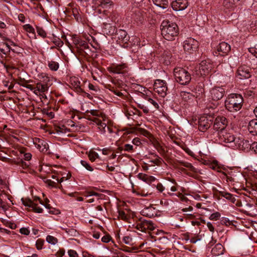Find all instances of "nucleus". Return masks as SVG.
Segmentation results:
<instances>
[{"instance_id":"obj_1","label":"nucleus","mask_w":257,"mask_h":257,"mask_svg":"<svg viewBox=\"0 0 257 257\" xmlns=\"http://www.w3.org/2000/svg\"><path fill=\"white\" fill-rule=\"evenodd\" d=\"M17 74V84H20L25 87L30 89L36 95H40L43 98L47 99L45 94L49 89L50 85V78L46 74H42L41 80L37 81L34 84H29V82L26 81L25 78H22L21 76H18Z\"/></svg>"},{"instance_id":"obj_2","label":"nucleus","mask_w":257,"mask_h":257,"mask_svg":"<svg viewBox=\"0 0 257 257\" xmlns=\"http://www.w3.org/2000/svg\"><path fill=\"white\" fill-rule=\"evenodd\" d=\"M161 34L167 40L171 41L175 39L179 34V28L175 23L164 20L161 24Z\"/></svg>"},{"instance_id":"obj_3","label":"nucleus","mask_w":257,"mask_h":257,"mask_svg":"<svg viewBox=\"0 0 257 257\" xmlns=\"http://www.w3.org/2000/svg\"><path fill=\"white\" fill-rule=\"evenodd\" d=\"M243 99L241 95L237 93L229 94L225 101L226 109L231 112L239 110L243 105Z\"/></svg>"},{"instance_id":"obj_4","label":"nucleus","mask_w":257,"mask_h":257,"mask_svg":"<svg viewBox=\"0 0 257 257\" xmlns=\"http://www.w3.org/2000/svg\"><path fill=\"white\" fill-rule=\"evenodd\" d=\"M32 156V154L26 148L22 147L17 143V166L24 169L28 168L29 163L26 161H30Z\"/></svg>"},{"instance_id":"obj_5","label":"nucleus","mask_w":257,"mask_h":257,"mask_svg":"<svg viewBox=\"0 0 257 257\" xmlns=\"http://www.w3.org/2000/svg\"><path fill=\"white\" fill-rule=\"evenodd\" d=\"M218 137L220 143H234L235 146L240 147L241 141L239 139H236L235 136L226 130L219 131Z\"/></svg>"},{"instance_id":"obj_6","label":"nucleus","mask_w":257,"mask_h":257,"mask_svg":"<svg viewBox=\"0 0 257 257\" xmlns=\"http://www.w3.org/2000/svg\"><path fill=\"white\" fill-rule=\"evenodd\" d=\"M174 75L176 81L181 85L188 84L191 79V74L187 70L182 68H175Z\"/></svg>"},{"instance_id":"obj_7","label":"nucleus","mask_w":257,"mask_h":257,"mask_svg":"<svg viewBox=\"0 0 257 257\" xmlns=\"http://www.w3.org/2000/svg\"><path fill=\"white\" fill-rule=\"evenodd\" d=\"M213 68V65L209 60L202 61L193 70V73L197 76L208 75Z\"/></svg>"},{"instance_id":"obj_8","label":"nucleus","mask_w":257,"mask_h":257,"mask_svg":"<svg viewBox=\"0 0 257 257\" xmlns=\"http://www.w3.org/2000/svg\"><path fill=\"white\" fill-rule=\"evenodd\" d=\"M214 117L211 115L201 116L198 120V129L204 132L208 129L213 122Z\"/></svg>"},{"instance_id":"obj_9","label":"nucleus","mask_w":257,"mask_h":257,"mask_svg":"<svg viewBox=\"0 0 257 257\" xmlns=\"http://www.w3.org/2000/svg\"><path fill=\"white\" fill-rule=\"evenodd\" d=\"M133 226L135 228L142 232L152 231L155 228L153 222L151 220H140L139 222L134 224Z\"/></svg>"},{"instance_id":"obj_10","label":"nucleus","mask_w":257,"mask_h":257,"mask_svg":"<svg viewBox=\"0 0 257 257\" xmlns=\"http://www.w3.org/2000/svg\"><path fill=\"white\" fill-rule=\"evenodd\" d=\"M108 71L110 73L115 74H121L124 76L128 75L129 68L126 63L119 64H113L107 68Z\"/></svg>"},{"instance_id":"obj_11","label":"nucleus","mask_w":257,"mask_h":257,"mask_svg":"<svg viewBox=\"0 0 257 257\" xmlns=\"http://www.w3.org/2000/svg\"><path fill=\"white\" fill-rule=\"evenodd\" d=\"M154 90L160 96L164 97L168 90L166 82L162 80H156L154 84Z\"/></svg>"},{"instance_id":"obj_12","label":"nucleus","mask_w":257,"mask_h":257,"mask_svg":"<svg viewBox=\"0 0 257 257\" xmlns=\"http://www.w3.org/2000/svg\"><path fill=\"white\" fill-rule=\"evenodd\" d=\"M117 36V42L122 47L126 48L128 46L127 42L130 40V36H128L126 32L123 30H118L116 31Z\"/></svg>"},{"instance_id":"obj_13","label":"nucleus","mask_w":257,"mask_h":257,"mask_svg":"<svg viewBox=\"0 0 257 257\" xmlns=\"http://www.w3.org/2000/svg\"><path fill=\"white\" fill-rule=\"evenodd\" d=\"M198 42L192 38H188L183 42V48L185 51L191 53L198 47Z\"/></svg>"},{"instance_id":"obj_14","label":"nucleus","mask_w":257,"mask_h":257,"mask_svg":"<svg viewBox=\"0 0 257 257\" xmlns=\"http://www.w3.org/2000/svg\"><path fill=\"white\" fill-rule=\"evenodd\" d=\"M211 98L214 101L221 99L225 94V89L222 87H215L210 91Z\"/></svg>"},{"instance_id":"obj_15","label":"nucleus","mask_w":257,"mask_h":257,"mask_svg":"<svg viewBox=\"0 0 257 257\" xmlns=\"http://www.w3.org/2000/svg\"><path fill=\"white\" fill-rule=\"evenodd\" d=\"M214 121L213 129L216 131L225 130V128L227 124V120L223 116L217 117Z\"/></svg>"},{"instance_id":"obj_16","label":"nucleus","mask_w":257,"mask_h":257,"mask_svg":"<svg viewBox=\"0 0 257 257\" xmlns=\"http://www.w3.org/2000/svg\"><path fill=\"white\" fill-rule=\"evenodd\" d=\"M188 0H175L171 3L172 9L176 11H183L188 7Z\"/></svg>"},{"instance_id":"obj_17","label":"nucleus","mask_w":257,"mask_h":257,"mask_svg":"<svg viewBox=\"0 0 257 257\" xmlns=\"http://www.w3.org/2000/svg\"><path fill=\"white\" fill-rule=\"evenodd\" d=\"M237 76L240 79L250 78L251 74L249 68L246 66H240L237 71Z\"/></svg>"},{"instance_id":"obj_18","label":"nucleus","mask_w":257,"mask_h":257,"mask_svg":"<svg viewBox=\"0 0 257 257\" xmlns=\"http://www.w3.org/2000/svg\"><path fill=\"white\" fill-rule=\"evenodd\" d=\"M22 201L23 204L26 206H29L32 208V209L34 211V212L37 213H42L43 211V209L41 207L38 206L37 204L34 203L30 199L28 200H24L23 198H22Z\"/></svg>"},{"instance_id":"obj_19","label":"nucleus","mask_w":257,"mask_h":257,"mask_svg":"<svg viewBox=\"0 0 257 257\" xmlns=\"http://www.w3.org/2000/svg\"><path fill=\"white\" fill-rule=\"evenodd\" d=\"M230 46L224 42L220 43L217 46V50L219 52V54L221 55L227 54L230 51Z\"/></svg>"},{"instance_id":"obj_20","label":"nucleus","mask_w":257,"mask_h":257,"mask_svg":"<svg viewBox=\"0 0 257 257\" xmlns=\"http://www.w3.org/2000/svg\"><path fill=\"white\" fill-rule=\"evenodd\" d=\"M89 119L93 120L96 124H97L101 134H104L107 132L106 129V124L104 122H102L101 120L96 117L93 119L89 118Z\"/></svg>"},{"instance_id":"obj_21","label":"nucleus","mask_w":257,"mask_h":257,"mask_svg":"<svg viewBox=\"0 0 257 257\" xmlns=\"http://www.w3.org/2000/svg\"><path fill=\"white\" fill-rule=\"evenodd\" d=\"M71 84L73 89L78 93H81L83 92L82 89L80 86V82L76 77L71 78L70 79Z\"/></svg>"},{"instance_id":"obj_22","label":"nucleus","mask_w":257,"mask_h":257,"mask_svg":"<svg viewBox=\"0 0 257 257\" xmlns=\"http://www.w3.org/2000/svg\"><path fill=\"white\" fill-rule=\"evenodd\" d=\"M35 144L37 145V148L39 149L41 152H46L49 149L48 144L44 140L40 139H36Z\"/></svg>"},{"instance_id":"obj_23","label":"nucleus","mask_w":257,"mask_h":257,"mask_svg":"<svg viewBox=\"0 0 257 257\" xmlns=\"http://www.w3.org/2000/svg\"><path fill=\"white\" fill-rule=\"evenodd\" d=\"M248 130L253 135H257V119H252L249 121Z\"/></svg>"},{"instance_id":"obj_24","label":"nucleus","mask_w":257,"mask_h":257,"mask_svg":"<svg viewBox=\"0 0 257 257\" xmlns=\"http://www.w3.org/2000/svg\"><path fill=\"white\" fill-rule=\"evenodd\" d=\"M113 2L111 0H100L98 7L100 8L104 9V12H105L107 9H110L113 6Z\"/></svg>"},{"instance_id":"obj_25","label":"nucleus","mask_w":257,"mask_h":257,"mask_svg":"<svg viewBox=\"0 0 257 257\" xmlns=\"http://www.w3.org/2000/svg\"><path fill=\"white\" fill-rule=\"evenodd\" d=\"M224 248L223 246L220 244H216L211 250L212 254L215 256L219 255L223 253Z\"/></svg>"},{"instance_id":"obj_26","label":"nucleus","mask_w":257,"mask_h":257,"mask_svg":"<svg viewBox=\"0 0 257 257\" xmlns=\"http://www.w3.org/2000/svg\"><path fill=\"white\" fill-rule=\"evenodd\" d=\"M240 0H224L223 5L226 9H233Z\"/></svg>"},{"instance_id":"obj_27","label":"nucleus","mask_w":257,"mask_h":257,"mask_svg":"<svg viewBox=\"0 0 257 257\" xmlns=\"http://www.w3.org/2000/svg\"><path fill=\"white\" fill-rule=\"evenodd\" d=\"M138 176L140 179L149 184L154 182L156 179L154 177L145 174L140 173Z\"/></svg>"},{"instance_id":"obj_28","label":"nucleus","mask_w":257,"mask_h":257,"mask_svg":"<svg viewBox=\"0 0 257 257\" xmlns=\"http://www.w3.org/2000/svg\"><path fill=\"white\" fill-rule=\"evenodd\" d=\"M12 50L14 52V50L12 49L8 43H3L0 44V52L4 54H7Z\"/></svg>"},{"instance_id":"obj_29","label":"nucleus","mask_w":257,"mask_h":257,"mask_svg":"<svg viewBox=\"0 0 257 257\" xmlns=\"http://www.w3.org/2000/svg\"><path fill=\"white\" fill-rule=\"evenodd\" d=\"M104 32L106 33L107 35H111L114 33H116V29L114 26H111L110 24H104L103 27Z\"/></svg>"},{"instance_id":"obj_30","label":"nucleus","mask_w":257,"mask_h":257,"mask_svg":"<svg viewBox=\"0 0 257 257\" xmlns=\"http://www.w3.org/2000/svg\"><path fill=\"white\" fill-rule=\"evenodd\" d=\"M178 220H179L181 222L183 221V217L179 215H176L173 218L171 219V225L172 226H175L177 228H179L181 227V225L178 223Z\"/></svg>"},{"instance_id":"obj_31","label":"nucleus","mask_w":257,"mask_h":257,"mask_svg":"<svg viewBox=\"0 0 257 257\" xmlns=\"http://www.w3.org/2000/svg\"><path fill=\"white\" fill-rule=\"evenodd\" d=\"M155 5L163 9H166L168 6V0H152Z\"/></svg>"},{"instance_id":"obj_32","label":"nucleus","mask_w":257,"mask_h":257,"mask_svg":"<svg viewBox=\"0 0 257 257\" xmlns=\"http://www.w3.org/2000/svg\"><path fill=\"white\" fill-rule=\"evenodd\" d=\"M219 194L221 196L225 198L226 199L230 201L231 203H234L236 201V199L232 196L231 194L225 191H220Z\"/></svg>"},{"instance_id":"obj_33","label":"nucleus","mask_w":257,"mask_h":257,"mask_svg":"<svg viewBox=\"0 0 257 257\" xmlns=\"http://www.w3.org/2000/svg\"><path fill=\"white\" fill-rule=\"evenodd\" d=\"M154 209L152 207L146 208L142 211L143 214L149 217H153L154 216L155 213L152 212V211H154Z\"/></svg>"},{"instance_id":"obj_34","label":"nucleus","mask_w":257,"mask_h":257,"mask_svg":"<svg viewBox=\"0 0 257 257\" xmlns=\"http://www.w3.org/2000/svg\"><path fill=\"white\" fill-rule=\"evenodd\" d=\"M84 195L86 197H90L92 196H95L98 198V199H102L103 194L96 193L95 192L90 191H87L84 193Z\"/></svg>"},{"instance_id":"obj_35","label":"nucleus","mask_w":257,"mask_h":257,"mask_svg":"<svg viewBox=\"0 0 257 257\" xmlns=\"http://www.w3.org/2000/svg\"><path fill=\"white\" fill-rule=\"evenodd\" d=\"M228 62L231 67L236 66L238 63V58L235 56H230L228 59Z\"/></svg>"},{"instance_id":"obj_36","label":"nucleus","mask_w":257,"mask_h":257,"mask_svg":"<svg viewBox=\"0 0 257 257\" xmlns=\"http://www.w3.org/2000/svg\"><path fill=\"white\" fill-rule=\"evenodd\" d=\"M178 163L182 166L188 168V169L193 172H196V169L189 163L184 161H178Z\"/></svg>"},{"instance_id":"obj_37","label":"nucleus","mask_w":257,"mask_h":257,"mask_svg":"<svg viewBox=\"0 0 257 257\" xmlns=\"http://www.w3.org/2000/svg\"><path fill=\"white\" fill-rule=\"evenodd\" d=\"M150 140L154 147L156 148L158 151L162 149V146H161L159 142L153 136H152V137H151Z\"/></svg>"},{"instance_id":"obj_38","label":"nucleus","mask_w":257,"mask_h":257,"mask_svg":"<svg viewBox=\"0 0 257 257\" xmlns=\"http://www.w3.org/2000/svg\"><path fill=\"white\" fill-rule=\"evenodd\" d=\"M48 67L51 70L56 71L59 68V64L56 62L51 61L49 62Z\"/></svg>"},{"instance_id":"obj_39","label":"nucleus","mask_w":257,"mask_h":257,"mask_svg":"<svg viewBox=\"0 0 257 257\" xmlns=\"http://www.w3.org/2000/svg\"><path fill=\"white\" fill-rule=\"evenodd\" d=\"M65 231L69 235L72 237L77 236V235L78 234V233L77 231V230L74 228H70L66 229Z\"/></svg>"},{"instance_id":"obj_40","label":"nucleus","mask_w":257,"mask_h":257,"mask_svg":"<svg viewBox=\"0 0 257 257\" xmlns=\"http://www.w3.org/2000/svg\"><path fill=\"white\" fill-rule=\"evenodd\" d=\"M46 240L48 243L52 244H55L58 242V239L56 237L51 235H48L46 237Z\"/></svg>"},{"instance_id":"obj_41","label":"nucleus","mask_w":257,"mask_h":257,"mask_svg":"<svg viewBox=\"0 0 257 257\" xmlns=\"http://www.w3.org/2000/svg\"><path fill=\"white\" fill-rule=\"evenodd\" d=\"M109 90L117 96L121 97L123 95L122 93L118 90L117 88H115L114 86H111V85H109Z\"/></svg>"},{"instance_id":"obj_42","label":"nucleus","mask_w":257,"mask_h":257,"mask_svg":"<svg viewBox=\"0 0 257 257\" xmlns=\"http://www.w3.org/2000/svg\"><path fill=\"white\" fill-rule=\"evenodd\" d=\"M146 99L149 103L151 104L155 108H159V105L156 100L153 99L151 98L146 97Z\"/></svg>"},{"instance_id":"obj_43","label":"nucleus","mask_w":257,"mask_h":257,"mask_svg":"<svg viewBox=\"0 0 257 257\" xmlns=\"http://www.w3.org/2000/svg\"><path fill=\"white\" fill-rule=\"evenodd\" d=\"M118 217L123 220H126L128 218V216L125 212L122 210H119L118 211Z\"/></svg>"},{"instance_id":"obj_44","label":"nucleus","mask_w":257,"mask_h":257,"mask_svg":"<svg viewBox=\"0 0 257 257\" xmlns=\"http://www.w3.org/2000/svg\"><path fill=\"white\" fill-rule=\"evenodd\" d=\"M23 27L26 31L29 33H32L34 34L35 32L34 29L29 24L23 25Z\"/></svg>"},{"instance_id":"obj_45","label":"nucleus","mask_w":257,"mask_h":257,"mask_svg":"<svg viewBox=\"0 0 257 257\" xmlns=\"http://www.w3.org/2000/svg\"><path fill=\"white\" fill-rule=\"evenodd\" d=\"M72 13L73 15L74 16L75 19L78 21L80 19V15L78 12V11L77 8H73Z\"/></svg>"},{"instance_id":"obj_46","label":"nucleus","mask_w":257,"mask_h":257,"mask_svg":"<svg viewBox=\"0 0 257 257\" xmlns=\"http://www.w3.org/2000/svg\"><path fill=\"white\" fill-rule=\"evenodd\" d=\"M80 163H81V164L83 167H84L86 168V169H87L88 171H93V169H92V167H91L90 165L86 161L81 160Z\"/></svg>"},{"instance_id":"obj_47","label":"nucleus","mask_w":257,"mask_h":257,"mask_svg":"<svg viewBox=\"0 0 257 257\" xmlns=\"http://www.w3.org/2000/svg\"><path fill=\"white\" fill-rule=\"evenodd\" d=\"M88 113H90L92 115L96 116H102V113L101 112L97 110L92 109L90 111H88Z\"/></svg>"},{"instance_id":"obj_48","label":"nucleus","mask_w":257,"mask_h":257,"mask_svg":"<svg viewBox=\"0 0 257 257\" xmlns=\"http://www.w3.org/2000/svg\"><path fill=\"white\" fill-rule=\"evenodd\" d=\"M37 32L38 35L41 36L42 37L45 38L46 37V33L42 28L37 27Z\"/></svg>"},{"instance_id":"obj_49","label":"nucleus","mask_w":257,"mask_h":257,"mask_svg":"<svg viewBox=\"0 0 257 257\" xmlns=\"http://www.w3.org/2000/svg\"><path fill=\"white\" fill-rule=\"evenodd\" d=\"M118 149L120 150H124L125 151L130 152L133 150V146L130 144H125L123 148L119 147Z\"/></svg>"},{"instance_id":"obj_50","label":"nucleus","mask_w":257,"mask_h":257,"mask_svg":"<svg viewBox=\"0 0 257 257\" xmlns=\"http://www.w3.org/2000/svg\"><path fill=\"white\" fill-rule=\"evenodd\" d=\"M140 130L141 133L144 136L149 138L150 139L153 136L148 131L143 128H140Z\"/></svg>"},{"instance_id":"obj_51","label":"nucleus","mask_w":257,"mask_h":257,"mask_svg":"<svg viewBox=\"0 0 257 257\" xmlns=\"http://www.w3.org/2000/svg\"><path fill=\"white\" fill-rule=\"evenodd\" d=\"M44 241L41 239H38L36 243V246L38 249L40 250L42 248Z\"/></svg>"},{"instance_id":"obj_52","label":"nucleus","mask_w":257,"mask_h":257,"mask_svg":"<svg viewBox=\"0 0 257 257\" xmlns=\"http://www.w3.org/2000/svg\"><path fill=\"white\" fill-rule=\"evenodd\" d=\"M112 83L113 84L112 86H114L115 88H117L122 87V82H119L118 80H113L112 81Z\"/></svg>"},{"instance_id":"obj_53","label":"nucleus","mask_w":257,"mask_h":257,"mask_svg":"<svg viewBox=\"0 0 257 257\" xmlns=\"http://www.w3.org/2000/svg\"><path fill=\"white\" fill-rule=\"evenodd\" d=\"M97 156V154L95 152L90 153L88 157L91 162H94Z\"/></svg>"},{"instance_id":"obj_54","label":"nucleus","mask_w":257,"mask_h":257,"mask_svg":"<svg viewBox=\"0 0 257 257\" xmlns=\"http://www.w3.org/2000/svg\"><path fill=\"white\" fill-rule=\"evenodd\" d=\"M248 51L252 54L254 56L257 58V48L251 47L248 48Z\"/></svg>"},{"instance_id":"obj_55","label":"nucleus","mask_w":257,"mask_h":257,"mask_svg":"<svg viewBox=\"0 0 257 257\" xmlns=\"http://www.w3.org/2000/svg\"><path fill=\"white\" fill-rule=\"evenodd\" d=\"M20 232L21 234L24 235H28L30 233V231L27 228L22 227L20 229Z\"/></svg>"},{"instance_id":"obj_56","label":"nucleus","mask_w":257,"mask_h":257,"mask_svg":"<svg viewBox=\"0 0 257 257\" xmlns=\"http://www.w3.org/2000/svg\"><path fill=\"white\" fill-rule=\"evenodd\" d=\"M219 216H220V213L218 212H216L215 213H212L210 215L209 218L211 220H213V219L217 220Z\"/></svg>"},{"instance_id":"obj_57","label":"nucleus","mask_w":257,"mask_h":257,"mask_svg":"<svg viewBox=\"0 0 257 257\" xmlns=\"http://www.w3.org/2000/svg\"><path fill=\"white\" fill-rule=\"evenodd\" d=\"M68 253L70 257H78V254L76 251L74 250H69L68 251Z\"/></svg>"},{"instance_id":"obj_58","label":"nucleus","mask_w":257,"mask_h":257,"mask_svg":"<svg viewBox=\"0 0 257 257\" xmlns=\"http://www.w3.org/2000/svg\"><path fill=\"white\" fill-rule=\"evenodd\" d=\"M250 149L257 153V142H253L250 145Z\"/></svg>"},{"instance_id":"obj_59","label":"nucleus","mask_w":257,"mask_h":257,"mask_svg":"<svg viewBox=\"0 0 257 257\" xmlns=\"http://www.w3.org/2000/svg\"><path fill=\"white\" fill-rule=\"evenodd\" d=\"M18 19L20 22H21L23 23L26 22V18H25V16L22 14H20L19 15Z\"/></svg>"},{"instance_id":"obj_60","label":"nucleus","mask_w":257,"mask_h":257,"mask_svg":"<svg viewBox=\"0 0 257 257\" xmlns=\"http://www.w3.org/2000/svg\"><path fill=\"white\" fill-rule=\"evenodd\" d=\"M139 107L142 109L143 112L145 113H148L149 111L148 108L144 105L139 104Z\"/></svg>"},{"instance_id":"obj_61","label":"nucleus","mask_w":257,"mask_h":257,"mask_svg":"<svg viewBox=\"0 0 257 257\" xmlns=\"http://www.w3.org/2000/svg\"><path fill=\"white\" fill-rule=\"evenodd\" d=\"M110 240V237L109 235H105L101 238V240L103 242L107 243Z\"/></svg>"},{"instance_id":"obj_62","label":"nucleus","mask_w":257,"mask_h":257,"mask_svg":"<svg viewBox=\"0 0 257 257\" xmlns=\"http://www.w3.org/2000/svg\"><path fill=\"white\" fill-rule=\"evenodd\" d=\"M46 183L50 186L55 187L56 185V182L51 181L50 179H48L46 181Z\"/></svg>"},{"instance_id":"obj_63","label":"nucleus","mask_w":257,"mask_h":257,"mask_svg":"<svg viewBox=\"0 0 257 257\" xmlns=\"http://www.w3.org/2000/svg\"><path fill=\"white\" fill-rule=\"evenodd\" d=\"M132 238L129 236H124L123 238V241L125 244H130Z\"/></svg>"},{"instance_id":"obj_64","label":"nucleus","mask_w":257,"mask_h":257,"mask_svg":"<svg viewBox=\"0 0 257 257\" xmlns=\"http://www.w3.org/2000/svg\"><path fill=\"white\" fill-rule=\"evenodd\" d=\"M156 188L158 189V190L161 192H162L164 189V187L163 186L162 184L161 183H158L156 186Z\"/></svg>"}]
</instances>
